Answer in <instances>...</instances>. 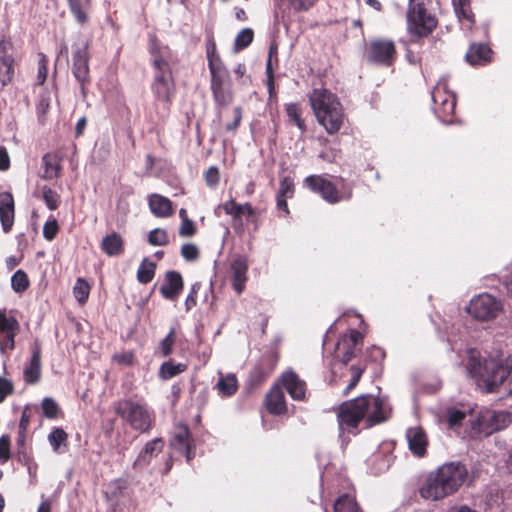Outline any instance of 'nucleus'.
Here are the masks:
<instances>
[{
	"instance_id": "f3484780",
	"label": "nucleus",
	"mask_w": 512,
	"mask_h": 512,
	"mask_svg": "<svg viewBox=\"0 0 512 512\" xmlns=\"http://www.w3.org/2000/svg\"><path fill=\"white\" fill-rule=\"evenodd\" d=\"M248 262L243 256L234 258L230 265L232 278V287L237 294H241L245 289L247 281Z\"/></svg>"
},
{
	"instance_id": "37998d69",
	"label": "nucleus",
	"mask_w": 512,
	"mask_h": 512,
	"mask_svg": "<svg viewBox=\"0 0 512 512\" xmlns=\"http://www.w3.org/2000/svg\"><path fill=\"white\" fill-rule=\"evenodd\" d=\"M254 33L250 28L242 29L236 36L235 47L236 49H244L253 41Z\"/></svg>"
},
{
	"instance_id": "09e8293b",
	"label": "nucleus",
	"mask_w": 512,
	"mask_h": 512,
	"mask_svg": "<svg viewBox=\"0 0 512 512\" xmlns=\"http://www.w3.org/2000/svg\"><path fill=\"white\" fill-rule=\"evenodd\" d=\"M228 85H230L228 71H216L211 74V90Z\"/></svg>"
},
{
	"instance_id": "f03ea898",
	"label": "nucleus",
	"mask_w": 512,
	"mask_h": 512,
	"mask_svg": "<svg viewBox=\"0 0 512 512\" xmlns=\"http://www.w3.org/2000/svg\"><path fill=\"white\" fill-rule=\"evenodd\" d=\"M389 413L384 401L372 395H362L342 403L337 412L342 447L345 444L344 432L356 434L360 422L363 421L365 427L369 428L386 421L389 418Z\"/></svg>"
},
{
	"instance_id": "0eeeda50",
	"label": "nucleus",
	"mask_w": 512,
	"mask_h": 512,
	"mask_svg": "<svg viewBox=\"0 0 512 512\" xmlns=\"http://www.w3.org/2000/svg\"><path fill=\"white\" fill-rule=\"evenodd\" d=\"M509 412L501 410H487L482 412L479 417L472 422V433L475 436H489L494 432L502 430L511 423Z\"/></svg>"
},
{
	"instance_id": "79ce46f5",
	"label": "nucleus",
	"mask_w": 512,
	"mask_h": 512,
	"mask_svg": "<svg viewBox=\"0 0 512 512\" xmlns=\"http://www.w3.org/2000/svg\"><path fill=\"white\" fill-rule=\"evenodd\" d=\"M42 195H43V200H44L46 206L50 210H55L58 208V206L60 204V196L58 195L57 192H55L48 186H44L42 188Z\"/></svg>"
},
{
	"instance_id": "423d86ee",
	"label": "nucleus",
	"mask_w": 512,
	"mask_h": 512,
	"mask_svg": "<svg viewBox=\"0 0 512 512\" xmlns=\"http://www.w3.org/2000/svg\"><path fill=\"white\" fill-rule=\"evenodd\" d=\"M437 26V20L428 14L424 6L409 0L407 11V29L411 35L424 37L430 34Z\"/></svg>"
},
{
	"instance_id": "1a4fd4ad",
	"label": "nucleus",
	"mask_w": 512,
	"mask_h": 512,
	"mask_svg": "<svg viewBox=\"0 0 512 512\" xmlns=\"http://www.w3.org/2000/svg\"><path fill=\"white\" fill-rule=\"evenodd\" d=\"M434 111L438 119L450 123L449 116L453 115L456 106V96L448 89L445 77L439 79L431 93Z\"/></svg>"
},
{
	"instance_id": "c756f323",
	"label": "nucleus",
	"mask_w": 512,
	"mask_h": 512,
	"mask_svg": "<svg viewBox=\"0 0 512 512\" xmlns=\"http://www.w3.org/2000/svg\"><path fill=\"white\" fill-rule=\"evenodd\" d=\"M277 359L274 355H266L262 359V364L256 367L252 373L251 378L255 384L262 383L273 371L276 366Z\"/></svg>"
},
{
	"instance_id": "dca6fc26",
	"label": "nucleus",
	"mask_w": 512,
	"mask_h": 512,
	"mask_svg": "<svg viewBox=\"0 0 512 512\" xmlns=\"http://www.w3.org/2000/svg\"><path fill=\"white\" fill-rule=\"evenodd\" d=\"M363 336L357 330H351L344 335L336 345V357L346 364L356 355L357 345L362 341Z\"/></svg>"
},
{
	"instance_id": "c03bdc74",
	"label": "nucleus",
	"mask_w": 512,
	"mask_h": 512,
	"mask_svg": "<svg viewBox=\"0 0 512 512\" xmlns=\"http://www.w3.org/2000/svg\"><path fill=\"white\" fill-rule=\"evenodd\" d=\"M175 343V329L171 328L168 335L159 343V351L162 356L167 357L172 353V348Z\"/></svg>"
},
{
	"instance_id": "a19ab883",
	"label": "nucleus",
	"mask_w": 512,
	"mask_h": 512,
	"mask_svg": "<svg viewBox=\"0 0 512 512\" xmlns=\"http://www.w3.org/2000/svg\"><path fill=\"white\" fill-rule=\"evenodd\" d=\"M453 6L459 18L467 19L470 22L474 21V15L471 12L469 0H453Z\"/></svg>"
},
{
	"instance_id": "13d9d810",
	"label": "nucleus",
	"mask_w": 512,
	"mask_h": 512,
	"mask_svg": "<svg viewBox=\"0 0 512 512\" xmlns=\"http://www.w3.org/2000/svg\"><path fill=\"white\" fill-rule=\"evenodd\" d=\"M351 371H352V378L344 390L345 395H347L358 384V382L361 378V375L363 373V369H361L360 367H356V366H352Z\"/></svg>"
},
{
	"instance_id": "6e6552de",
	"label": "nucleus",
	"mask_w": 512,
	"mask_h": 512,
	"mask_svg": "<svg viewBox=\"0 0 512 512\" xmlns=\"http://www.w3.org/2000/svg\"><path fill=\"white\" fill-rule=\"evenodd\" d=\"M467 312L479 321H490L497 318L503 310L502 302L488 293H482L470 300Z\"/></svg>"
},
{
	"instance_id": "5fc2aeb1",
	"label": "nucleus",
	"mask_w": 512,
	"mask_h": 512,
	"mask_svg": "<svg viewBox=\"0 0 512 512\" xmlns=\"http://www.w3.org/2000/svg\"><path fill=\"white\" fill-rule=\"evenodd\" d=\"M181 255L187 261H194L199 257V250L196 245L187 243L182 246Z\"/></svg>"
},
{
	"instance_id": "ddd939ff",
	"label": "nucleus",
	"mask_w": 512,
	"mask_h": 512,
	"mask_svg": "<svg viewBox=\"0 0 512 512\" xmlns=\"http://www.w3.org/2000/svg\"><path fill=\"white\" fill-rule=\"evenodd\" d=\"M20 330V324L14 316H9L6 311L0 310V352L15 348V337Z\"/></svg>"
},
{
	"instance_id": "49530a36",
	"label": "nucleus",
	"mask_w": 512,
	"mask_h": 512,
	"mask_svg": "<svg viewBox=\"0 0 512 512\" xmlns=\"http://www.w3.org/2000/svg\"><path fill=\"white\" fill-rule=\"evenodd\" d=\"M148 241L154 246H164L168 243V236L165 230L156 228L149 233Z\"/></svg>"
},
{
	"instance_id": "393cba45",
	"label": "nucleus",
	"mask_w": 512,
	"mask_h": 512,
	"mask_svg": "<svg viewBox=\"0 0 512 512\" xmlns=\"http://www.w3.org/2000/svg\"><path fill=\"white\" fill-rule=\"evenodd\" d=\"M163 449V441L161 438H155L146 443L143 450L133 463L135 468H143L147 466L151 459L158 455Z\"/></svg>"
},
{
	"instance_id": "bf43d9fd",
	"label": "nucleus",
	"mask_w": 512,
	"mask_h": 512,
	"mask_svg": "<svg viewBox=\"0 0 512 512\" xmlns=\"http://www.w3.org/2000/svg\"><path fill=\"white\" fill-rule=\"evenodd\" d=\"M194 233L195 226L193 221L188 218H184L179 229V235L182 237H190L194 235Z\"/></svg>"
},
{
	"instance_id": "f704fd0d",
	"label": "nucleus",
	"mask_w": 512,
	"mask_h": 512,
	"mask_svg": "<svg viewBox=\"0 0 512 512\" xmlns=\"http://www.w3.org/2000/svg\"><path fill=\"white\" fill-rule=\"evenodd\" d=\"M155 264L144 260L138 268L137 279L140 283L147 284L152 281L155 275Z\"/></svg>"
},
{
	"instance_id": "aec40b11",
	"label": "nucleus",
	"mask_w": 512,
	"mask_h": 512,
	"mask_svg": "<svg viewBox=\"0 0 512 512\" xmlns=\"http://www.w3.org/2000/svg\"><path fill=\"white\" fill-rule=\"evenodd\" d=\"M183 289V279L179 272L168 271L165 281L160 287V293L165 299L175 300Z\"/></svg>"
},
{
	"instance_id": "7ed1b4c3",
	"label": "nucleus",
	"mask_w": 512,
	"mask_h": 512,
	"mask_svg": "<svg viewBox=\"0 0 512 512\" xmlns=\"http://www.w3.org/2000/svg\"><path fill=\"white\" fill-rule=\"evenodd\" d=\"M309 102L320 125L330 135L337 133L344 122V111L338 97L326 88H315Z\"/></svg>"
},
{
	"instance_id": "3c124183",
	"label": "nucleus",
	"mask_w": 512,
	"mask_h": 512,
	"mask_svg": "<svg viewBox=\"0 0 512 512\" xmlns=\"http://www.w3.org/2000/svg\"><path fill=\"white\" fill-rule=\"evenodd\" d=\"M14 74L13 62H0V82L7 85L12 80Z\"/></svg>"
},
{
	"instance_id": "69168bd1",
	"label": "nucleus",
	"mask_w": 512,
	"mask_h": 512,
	"mask_svg": "<svg viewBox=\"0 0 512 512\" xmlns=\"http://www.w3.org/2000/svg\"><path fill=\"white\" fill-rule=\"evenodd\" d=\"M318 0H291L292 6L299 11H307L313 7Z\"/></svg>"
},
{
	"instance_id": "7c9ffc66",
	"label": "nucleus",
	"mask_w": 512,
	"mask_h": 512,
	"mask_svg": "<svg viewBox=\"0 0 512 512\" xmlns=\"http://www.w3.org/2000/svg\"><path fill=\"white\" fill-rule=\"evenodd\" d=\"M68 434L62 428H54L48 435V442L57 454H63L68 447Z\"/></svg>"
},
{
	"instance_id": "bb28decb",
	"label": "nucleus",
	"mask_w": 512,
	"mask_h": 512,
	"mask_svg": "<svg viewBox=\"0 0 512 512\" xmlns=\"http://www.w3.org/2000/svg\"><path fill=\"white\" fill-rule=\"evenodd\" d=\"M148 204L151 212L160 218H166L172 215V202L160 194H151L148 198Z\"/></svg>"
},
{
	"instance_id": "de8ad7c7",
	"label": "nucleus",
	"mask_w": 512,
	"mask_h": 512,
	"mask_svg": "<svg viewBox=\"0 0 512 512\" xmlns=\"http://www.w3.org/2000/svg\"><path fill=\"white\" fill-rule=\"evenodd\" d=\"M43 163L45 166L44 177L46 179H53L59 175V165L49 155L43 157Z\"/></svg>"
},
{
	"instance_id": "20e7f679",
	"label": "nucleus",
	"mask_w": 512,
	"mask_h": 512,
	"mask_svg": "<svg viewBox=\"0 0 512 512\" xmlns=\"http://www.w3.org/2000/svg\"><path fill=\"white\" fill-rule=\"evenodd\" d=\"M115 413L133 430L144 433L151 429L153 411L143 400L126 398L114 403Z\"/></svg>"
},
{
	"instance_id": "e2e57ef3",
	"label": "nucleus",
	"mask_w": 512,
	"mask_h": 512,
	"mask_svg": "<svg viewBox=\"0 0 512 512\" xmlns=\"http://www.w3.org/2000/svg\"><path fill=\"white\" fill-rule=\"evenodd\" d=\"M11 44L9 41H0V62H13V58L9 54Z\"/></svg>"
},
{
	"instance_id": "72a5a7b5",
	"label": "nucleus",
	"mask_w": 512,
	"mask_h": 512,
	"mask_svg": "<svg viewBox=\"0 0 512 512\" xmlns=\"http://www.w3.org/2000/svg\"><path fill=\"white\" fill-rule=\"evenodd\" d=\"M334 512H361L354 498L344 494L334 503Z\"/></svg>"
},
{
	"instance_id": "a878e982",
	"label": "nucleus",
	"mask_w": 512,
	"mask_h": 512,
	"mask_svg": "<svg viewBox=\"0 0 512 512\" xmlns=\"http://www.w3.org/2000/svg\"><path fill=\"white\" fill-rule=\"evenodd\" d=\"M465 58L471 65H486L491 61V49L485 44H471Z\"/></svg>"
},
{
	"instance_id": "f8f14e48",
	"label": "nucleus",
	"mask_w": 512,
	"mask_h": 512,
	"mask_svg": "<svg viewBox=\"0 0 512 512\" xmlns=\"http://www.w3.org/2000/svg\"><path fill=\"white\" fill-rule=\"evenodd\" d=\"M419 492L422 498L431 501L441 500L453 494L437 469L426 476Z\"/></svg>"
},
{
	"instance_id": "2eb2a0df",
	"label": "nucleus",
	"mask_w": 512,
	"mask_h": 512,
	"mask_svg": "<svg viewBox=\"0 0 512 512\" xmlns=\"http://www.w3.org/2000/svg\"><path fill=\"white\" fill-rule=\"evenodd\" d=\"M395 45L389 40L372 41L368 49V59L372 62L389 66L395 59Z\"/></svg>"
},
{
	"instance_id": "a211bd4d",
	"label": "nucleus",
	"mask_w": 512,
	"mask_h": 512,
	"mask_svg": "<svg viewBox=\"0 0 512 512\" xmlns=\"http://www.w3.org/2000/svg\"><path fill=\"white\" fill-rule=\"evenodd\" d=\"M281 381L286 391L294 400H303L306 394V384L292 370L282 374Z\"/></svg>"
},
{
	"instance_id": "ea45409f",
	"label": "nucleus",
	"mask_w": 512,
	"mask_h": 512,
	"mask_svg": "<svg viewBox=\"0 0 512 512\" xmlns=\"http://www.w3.org/2000/svg\"><path fill=\"white\" fill-rule=\"evenodd\" d=\"M11 286L17 293L25 291L29 286L27 274L23 270H17L11 278Z\"/></svg>"
},
{
	"instance_id": "680f3d73",
	"label": "nucleus",
	"mask_w": 512,
	"mask_h": 512,
	"mask_svg": "<svg viewBox=\"0 0 512 512\" xmlns=\"http://www.w3.org/2000/svg\"><path fill=\"white\" fill-rule=\"evenodd\" d=\"M219 178V170L214 166L210 167L205 173L206 183L211 187H214L218 184Z\"/></svg>"
},
{
	"instance_id": "4c0bfd02",
	"label": "nucleus",
	"mask_w": 512,
	"mask_h": 512,
	"mask_svg": "<svg viewBox=\"0 0 512 512\" xmlns=\"http://www.w3.org/2000/svg\"><path fill=\"white\" fill-rule=\"evenodd\" d=\"M286 113L291 121L303 132L306 129L304 120L301 117V108L297 103L286 105Z\"/></svg>"
},
{
	"instance_id": "4be33fe9",
	"label": "nucleus",
	"mask_w": 512,
	"mask_h": 512,
	"mask_svg": "<svg viewBox=\"0 0 512 512\" xmlns=\"http://www.w3.org/2000/svg\"><path fill=\"white\" fill-rule=\"evenodd\" d=\"M0 221L3 231L10 232L14 223V199L10 192L0 193Z\"/></svg>"
},
{
	"instance_id": "6e6d98bb",
	"label": "nucleus",
	"mask_w": 512,
	"mask_h": 512,
	"mask_svg": "<svg viewBox=\"0 0 512 512\" xmlns=\"http://www.w3.org/2000/svg\"><path fill=\"white\" fill-rule=\"evenodd\" d=\"M59 226L56 220L48 221L43 226V236L46 240H53L58 232Z\"/></svg>"
},
{
	"instance_id": "2f4dec72",
	"label": "nucleus",
	"mask_w": 512,
	"mask_h": 512,
	"mask_svg": "<svg viewBox=\"0 0 512 512\" xmlns=\"http://www.w3.org/2000/svg\"><path fill=\"white\" fill-rule=\"evenodd\" d=\"M69 8L79 24H84L88 17L86 11L90 6V0H68Z\"/></svg>"
},
{
	"instance_id": "9d476101",
	"label": "nucleus",
	"mask_w": 512,
	"mask_h": 512,
	"mask_svg": "<svg viewBox=\"0 0 512 512\" xmlns=\"http://www.w3.org/2000/svg\"><path fill=\"white\" fill-rule=\"evenodd\" d=\"M304 183L313 192L319 193L324 200L332 204L350 199L352 195L350 187L343 186L342 190H338L331 181L319 175L306 177Z\"/></svg>"
},
{
	"instance_id": "c85d7f7f",
	"label": "nucleus",
	"mask_w": 512,
	"mask_h": 512,
	"mask_svg": "<svg viewBox=\"0 0 512 512\" xmlns=\"http://www.w3.org/2000/svg\"><path fill=\"white\" fill-rule=\"evenodd\" d=\"M101 249L108 256H118L123 252L124 242L120 234L112 232L101 241Z\"/></svg>"
},
{
	"instance_id": "6ab92c4d",
	"label": "nucleus",
	"mask_w": 512,
	"mask_h": 512,
	"mask_svg": "<svg viewBox=\"0 0 512 512\" xmlns=\"http://www.w3.org/2000/svg\"><path fill=\"white\" fill-rule=\"evenodd\" d=\"M171 446L177 451L183 453L188 462H190L195 456L193 441L191 439L189 429L186 426L181 427L179 431L175 433L171 440Z\"/></svg>"
},
{
	"instance_id": "cd10ccee",
	"label": "nucleus",
	"mask_w": 512,
	"mask_h": 512,
	"mask_svg": "<svg viewBox=\"0 0 512 512\" xmlns=\"http://www.w3.org/2000/svg\"><path fill=\"white\" fill-rule=\"evenodd\" d=\"M266 407L271 414L280 415L286 412V402L280 387L274 386L266 396Z\"/></svg>"
},
{
	"instance_id": "9b49d317",
	"label": "nucleus",
	"mask_w": 512,
	"mask_h": 512,
	"mask_svg": "<svg viewBox=\"0 0 512 512\" xmlns=\"http://www.w3.org/2000/svg\"><path fill=\"white\" fill-rule=\"evenodd\" d=\"M72 53V72L76 80L80 84L81 93L83 96L86 95V85L90 83L89 75V54H88V43L85 40H81L79 43L73 45Z\"/></svg>"
},
{
	"instance_id": "473e14b6",
	"label": "nucleus",
	"mask_w": 512,
	"mask_h": 512,
	"mask_svg": "<svg viewBox=\"0 0 512 512\" xmlns=\"http://www.w3.org/2000/svg\"><path fill=\"white\" fill-rule=\"evenodd\" d=\"M216 387L222 396L228 397L233 395L238 388L236 376L234 374H228L221 377L218 380Z\"/></svg>"
},
{
	"instance_id": "39448f33",
	"label": "nucleus",
	"mask_w": 512,
	"mask_h": 512,
	"mask_svg": "<svg viewBox=\"0 0 512 512\" xmlns=\"http://www.w3.org/2000/svg\"><path fill=\"white\" fill-rule=\"evenodd\" d=\"M151 61L154 70L152 92L158 101L169 103L174 94V81L171 67L163 53L151 50Z\"/></svg>"
},
{
	"instance_id": "603ef678",
	"label": "nucleus",
	"mask_w": 512,
	"mask_h": 512,
	"mask_svg": "<svg viewBox=\"0 0 512 512\" xmlns=\"http://www.w3.org/2000/svg\"><path fill=\"white\" fill-rule=\"evenodd\" d=\"M48 74L47 69V58L44 54H39V60H38V71H37V84L42 85L46 81Z\"/></svg>"
},
{
	"instance_id": "774afa93",
	"label": "nucleus",
	"mask_w": 512,
	"mask_h": 512,
	"mask_svg": "<svg viewBox=\"0 0 512 512\" xmlns=\"http://www.w3.org/2000/svg\"><path fill=\"white\" fill-rule=\"evenodd\" d=\"M50 108V99L48 96L42 95L37 104V113L39 116L45 115Z\"/></svg>"
},
{
	"instance_id": "4468645a",
	"label": "nucleus",
	"mask_w": 512,
	"mask_h": 512,
	"mask_svg": "<svg viewBox=\"0 0 512 512\" xmlns=\"http://www.w3.org/2000/svg\"><path fill=\"white\" fill-rule=\"evenodd\" d=\"M447 485L453 492H457L468 479V470L461 462H449L440 466L438 469Z\"/></svg>"
},
{
	"instance_id": "a18cd8bd",
	"label": "nucleus",
	"mask_w": 512,
	"mask_h": 512,
	"mask_svg": "<svg viewBox=\"0 0 512 512\" xmlns=\"http://www.w3.org/2000/svg\"><path fill=\"white\" fill-rule=\"evenodd\" d=\"M43 415L49 419H54L57 417L59 412V406L54 401V399L50 397H46L43 399L41 403Z\"/></svg>"
},
{
	"instance_id": "0e129e2a",
	"label": "nucleus",
	"mask_w": 512,
	"mask_h": 512,
	"mask_svg": "<svg viewBox=\"0 0 512 512\" xmlns=\"http://www.w3.org/2000/svg\"><path fill=\"white\" fill-rule=\"evenodd\" d=\"M13 391V384L11 381L0 377V403L4 401L5 397Z\"/></svg>"
},
{
	"instance_id": "338daca9",
	"label": "nucleus",
	"mask_w": 512,
	"mask_h": 512,
	"mask_svg": "<svg viewBox=\"0 0 512 512\" xmlns=\"http://www.w3.org/2000/svg\"><path fill=\"white\" fill-rule=\"evenodd\" d=\"M113 359L120 364L131 365L134 360V354L130 351L123 352L120 354H115Z\"/></svg>"
},
{
	"instance_id": "5701e85b",
	"label": "nucleus",
	"mask_w": 512,
	"mask_h": 512,
	"mask_svg": "<svg viewBox=\"0 0 512 512\" xmlns=\"http://www.w3.org/2000/svg\"><path fill=\"white\" fill-rule=\"evenodd\" d=\"M223 210L227 215H231L233 217V223L234 226L242 227V221H241V210L247 209V218H251L255 215L254 208L249 204H238L235 202L234 199H230L226 201L225 203L219 205L217 209L215 210V213L218 214L219 210Z\"/></svg>"
},
{
	"instance_id": "c9c22d12",
	"label": "nucleus",
	"mask_w": 512,
	"mask_h": 512,
	"mask_svg": "<svg viewBox=\"0 0 512 512\" xmlns=\"http://www.w3.org/2000/svg\"><path fill=\"white\" fill-rule=\"evenodd\" d=\"M186 368L187 366L183 363L164 362L160 367V376L163 379H170L184 372Z\"/></svg>"
},
{
	"instance_id": "4d7b16f0",
	"label": "nucleus",
	"mask_w": 512,
	"mask_h": 512,
	"mask_svg": "<svg viewBox=\"0 0 512 512\" xmlns=\"http://www.w3.org/2000/svg\"><path fill=\"white\" fill-rule=\"evenodd\" d=\"M200 287H201V283L200 282H195L192 285L191 291H190V293L188 294V296L186 297V300H185V309H186V311H190L196 305L197 293H198Z\"/></svg>"
},
{
	"instance_id": "052dcab7",
	"label": "nucleus",
	"mask_w": 512,
	"mask_h": 512,
	"mask_svg": "<svg viewBox=\"0 0 512 512\" xmlns=\"http://www.w3.org/2000/svg\"><path fill=\"white\" fill-rule=\"evenodd\" d=\"M10 457V438L7 435L0 437V459L7 461Z\"/></svg>"
},
{
	"instance_id": "412c9836",
	"label": "nucleus",
	"mask_w": 512,
	"mask_h": 512,
	"mask_svg": "<svg viewBox=\"0 0 512 512\" xmlns=\"http://www.w3.org/2000/svg\"><path fill=\"white\" fill-rule=\"evenodd\" d=\"M410 451L417 457H423L428 445L427 436L421 427H411L406 432Z\"/></svg>"
},
{
	"instance_id": "864d4df0",
	"label": "nucleus",
	"mask_w": 512,
	"mask_h": 512,
	"mask_svg": "<svg viewBox=\"0 0 512 512\" xmlns=\"http://www.w3.org/2000/svg\"><path fill=\"white\" fill-rule=\"evenodd\" d=\"M294 193V183L290 177H285L280 182V187L277 195L282 197L291 198Z\"/></svg>"
},
{
	"instance_id": "e433bc0d",
	"label": "nucleus",
	"mask_w": 512,
	"mask_h": 512,
	"mask_svg": "<svg viewBox=\"0 0 512 512\" xmlns=\"http://www.w3.org/2000/svg\"><path fill=\"white\" fill-rule=\"evenodd\" d=\"M213 98L217 105L227 106L233 100V93L230 85L212 89Z\"/></svg>"
},
{
	"instance_id": "b1692460",
	"label": "nucleus",
	"mask_w": 512,
	"mask_h": 512,
	"mask_svg": "<svg viewBox=\"0 0 512 512\" xmlns=\"http://www.w3.org/2000/svg\"><path fill=\"white\" fill-rule=\"evenodd\" d=\"M24 380L28 384H35L39 381L41 375V348L36 342L32 349L30 363L25 367Z\"/></svg>"
},
{
	"instance_id": "8fccbe9b",
	"label": "nucleus",
	"mask_w": 512,
	"mask_h": 512,
	"mask_svg": "<svg viewBox=\"0 0 512 512\" xmlns=\"http://www.w3.org/2000/svg\"><path fill=\"white\" fill-rule=\"evenodd\" d=\"M465 417L466 413L459 409L450 408L447 410V421L451 428L460 425Z\"/></svg>"
},
{
	"instance_id": "f257e3e1",
	"label": "nucleus",
	"mask_w": 512,
	"mask_h": 512,
	"mask_svg": "<svg viewBox=\"0 0 512 512\" xmlns=\"http://www.w3.org/2000/svg\"><path fill=\"white\" fill-rule=\"evenodd\" d=\"M466 371L482 391L494 393L502 389L512 395V355L486 358L470 350Z\"/></svg>"
},
{
	"instance_id": "58836bf2",
	"label": "nucleus",
	"mask_w": 512,
	"mask_h": 512,
	"mask_svg": "<svg viewBox=\"0 0 512 512\" xmlns=\"http://www.w3.org/2000/svg\"><path fill=\"white\" fill-rule=\"evenodd\" d=\"M89 293L90 286L87 281L83 278H78L75 286L73 287V294L77 301L81 304H84L88 300Z\"/></svg>"
}]
</instances>
